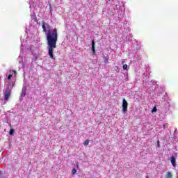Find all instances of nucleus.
Here are the masks:
<instances>
[{
	"label": "nucleus",
	"mask_w": 178,
	"mask_h": 178,
	"mask_svg": "<svg viewBox=\"0 0 178 178\" xmlns=\"http://www.w3.org/2000/svg\"><path fill=\"white\" fill-rule=\"evenodd\" d=\"M47 27L49 29L48 24L43 22L42 29L46 35L48 55L51 59H54V50L56 48V42H58V29L54 28L47 31Z\"/></svg>",
	"instance_id": "1"
},
{
	"label": "nucleus",
	"mask_w": 178,
	"mask_h": 178,
	"mask_svg": "<svg viewBox=\"0 0 178 178\" xmlns=\"http://www.w3.org/2000/svg\"><path fill=\"white\" fill-rule=\"evenodd\" d=\"M127 106H129V103L126 101V99H122V111L123 112H127Z\"/></svg>",
	"instance_id": "2"
},
{
	"label": "nucleus",
	"mask_w": 178,
	"mask_h": 178,
	"mask_svg": "<svg viewBox=\"0 0 178 178\" xmlns=\"http://www.w3.org/2000/svg\"><path fill=\"white\" fill-rule=\"evenodd\" d=\"M9 97H10V90H9V88H6V92L4 95V99L5 101L9 100Z\"/></svg>",
	"instance_id": "3"
},
{
	"label": "nucleus",
	"mask_w": 178,
	"mask_h": 178,
	"mask_svg": "<svg viewBox=\"0 0 178 178\" xmlns=\"http://www.w3.org/2000/svg\"><path fill=\"white\" fill-rule=\"evenodd\" d=\"M171 163L174 168H176V157L171 156Z\"/></svg>",
	"instance_id": "4"
},
{
	"label": "nucleus",
	"mask_w": 178,
	"mask_h": 178,
	"mask_svg": "<svg viewBox=\"0 0 178 178\" xmlns=\"http://www.w3.org/2000/svg\"><path fill=\"white\" fill-rule=\"evenodd\" d=\"M92 51L93 54H95V42L94 40L92 41Z\"/></svg>",
	"instance_id": "5"
},
{
	"label": "nucleus",
	"mask_w": 178,
	"mask_h": 178,
	"mask_svg": "<svg viewBox=\"0 0 178 178\" xmlns=\"http://www.w3.org/2000/svg\"><path fill=\"white\" fill-rule=\"evenodd\" d=\"M165 177H166V178H172V177H173V175H172V172H167V174H166Z\"/></svg>",
	"instance_id": "6"
},
{
	"label": "nucleus",
	"mask_w": 178,
	"mask_h": 178,
	"mask_svg": "<svg viewBox=\"0 0 178 178\" xmlns=\"http://www.w3.org/2000/svg\"><path fill=\"white\" fill-rule=\"evenodd\" d=\"M22 97H26V88H22Z\"/></svg>",
	"instance_id": "7"
},
{
	"label": "nucleus",
	"mask_w": 178,
	"mask_h": 178,
	"mask_svg": "<svg viewBox=\"0 0 178 178\" xmlns=\"http://www.w3.org/2000/svg\"><path fill=\"white\" fill-rule=\"evenodd\" d=\"M104 63H108V60H109V58L106 56H104Z\"/></svg>",
	"instance_id": "8"
},
{
	"label": "nucleus",
	"mask_w": 178,
	"mask_h": 178,
	"mask_svg": "<svg viewBox=\"0 0 178 178\" xmlns=\"http://www.w3.org/2000/svg\"><path fill=\"white\" fill-rule=\"evenodd\" d=\"M88 144H90V140H85L83 145H85V147H87V145H88Z\"/></svg>",
	"instance_id": "9"
},
{
	"label": "nucleus",
	"mask_w": 178,
	"mask_h": 178,
	"mask_svg": "<svg viewBox=\"0 0 178 178\" xmlns=\"http://www.w3.org/2000/svg\"><path fill=\"white\" fill-rule=\"evenodd\" d=\"M77 173V170L76 168H73L72 170V175H76Z\"/></svg>",
	"instance_id": "10"
},
{
	"label": "nucleus",
	"mask_w": 178,
	"mask_h": 178,
	"mask_svg": "<svg viewBox=\"0 0 178 178\" xmlns=\"http://www.w3.org/2000/svg\"><path fill=\"white\" fill-rule=\"evenodd\" d=\"M15 133V129H11L10 130V136H13V134Z\"/></svg>",
	"instance_id": "11"
},
{
	"label": "nucleus",
	"mask_w": 178,
	"mask_h": 178,
	"mask_svg": "<svg viewBox=\"0 0 178 178\" xmlns=\"http://www.w3.org/2000/svg\"><path fill=\"white\" fill-rule=\"evenodd\" d=\"M122 67H123V70H127V64L124 65Z\"/></svg>",
	"instance_id": "12"
},
{
	"label": "nucleus",
	"mask_w": 178,
	"mask_h": 178,
	"mask_svg": "<svg viewBox=\"0 0 178 178\" xmlns=\"http://www.w3.org/2000/svg\"><path fill=\"white\" fill-rule=\"evenodd\" d=\"M157 109H156V106H154L152 111V113L154 112H156Z\"/></svg>",
	"instance_id": "13"
},
{
	"label": "nucleus",
	"mask_w": 178,
	"mask_h": 178,
	"mask_svg": "<svg viewBox=\"0 0 178 178\" xmlns=\"http://www.w3.org/2000/svg\"><path fill=\"white\" fill-rule=\"evenodd\" d=\"M12 77H13V74H9L8 77V80H10V79H12Z\"/></svg>",
	"instance_id": "14"
},
{
	"label": "nucleus",
	"mask_w": 178,
	"mask_h": 178,
	"mask_svg": "<svg viewBox=\"0 0 178 178\" xmlns=\"http://www.w3.org/2000/svg\"><path fill=\"white\" fill-rule=\"evenodd\" d=\"M13 72H14V74H15V76H16V74H17V72L16 70H13Z\"/></svg>",
	"instance_id": "15"
},
{
	"label": "nucleus",
	"mask_w": 178,
	"mask_h": 178,
	"mask_svg": "<svg viewBox=\"0 0 178 178\" xmlns=\"http://www.w3.org/2000/svg\"><path fill=\"white\" fill-rule=\"evenodd\" d=\"M157 147L159 148V140L157 141Z\"/></svg>",
	"instance_id": "16"
},
{
	"label": "nucleus",
	"mask_w": 178,
	"mask_h": 178,
	"mask_svg": "<svg viewBox=\"0 0 178 178\" xmlns=\"http://www.w3.org/2000/svg\"><path fill=\"white\" fill-rule=\"evenodd\" d=\"M163 129H165V127H166V124H164L163 125Z\"/></svg>",
	"instance_id": "17"
},
{
	"label": "nucleus",
	"mask_w": 178,
	"mask_h": 178,
	"mask_svg": "<svg viewBox=\"0 0 178 178\" xmlns=\"http://www.w3.org/2000/svg\"><path fill=\"white\" fill-rule=\"evenodd\" d=\"M2 175V172L1 171H0V176Z\"/></svg>",
	"instance_id": "18"
},
{
	"label": "nucleus",
	"mask_w": 178,
	"mask_h": 178,
	"mask_svg": "<svg viewBox=\"0 0 178 178\" xmlns=\"http://www.w3.org/2000/svg\"><path fill=\"white\" fill-rule=\"evenodd\" d=\"M147 178H148V177H147Z\"/></svg>",
	"instance_id": "19"
}]
</instances>
